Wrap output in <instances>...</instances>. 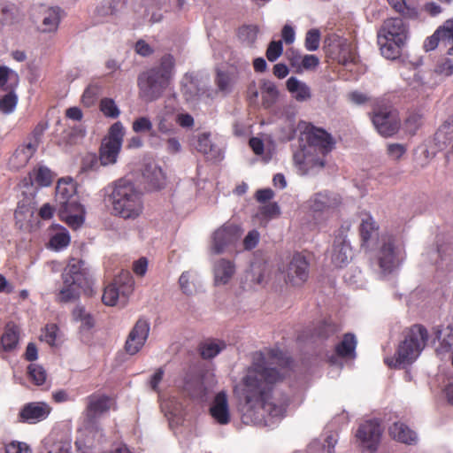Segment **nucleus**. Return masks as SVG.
<instances>
[{
    "label": "nucleus",
    "mask_w": 453,
    "mask_h": 453,
    "mask_svg": "<svg viewBox=\"0 0 453 453\" xmlns=\"http://www.w3.org/2000/svg\"><path fill=\"white\" fill-rule=\"evenodd\" d=\"M58 327L56 324H48L45 326L44 341L50 346L55 345L58 337Z\"/></svg>",
    "instance_id": "obj_60"
},
{
    "label": "nucleus",
    "mask_w": 453,
    "mask_h": 453,
    "mask_svg": "<svg viewBox=\"0 0 453 453\" xmlns=\"http://www.w3.org/2000/svg\"><path fill=\"white\" fill-rule=\"evenodd\" d=\"M358 230L361 248L366 251L373 250L377 242H380V237L379 224L371 214L363 215Z\"/></svg>",
    "instance_id": "obj_14"
},
{
    "label": "nucleus",
    "mask_w": 453,
    "mask_h": 453,
    "mask_svg": "<svg viewBox=\"0 0 453 453\" xmlns=\"http://www.w3.org/2000/svg\"><path fill=\"white\" fill-rule=\"evenodd\" d=\"M320 32L318 29H311L306 33L304 46L307 50L314 51L319 49Z\"/></svg>",
    "instance_id": "obj_49"
},
{
    "label": "nucleus",
    "mask_w": 453,
    "mask_h": 453,
    "mask_svg": "<svg viewBox=\"0 0 453 453\" xmlns=\"http://www.w3.org/2000/svg\"><path fill=\"white\" fill-rule=\"evenodd\" d=\"M381 54L389 59H395L400 55L401 47L404 42H399L396 39L387 36H378Z\"/></svg>",
    "instance_id": "obj_28"
},
{
    "label": "nucleus",
    "mask_w": 453,
    "mask_h": 453,
    "mask_svg": "<svg viewBox=\"0 0 453 453\" xmlns=\"http://www.w3.org/2000/svg\"><path fill=\"white\" fill-rule=\"evenodd\" d=\"M71 449L69 441H57L48 446L45 453H71Z\"/></svg>",
    "instance_id": "obj_58"
},
{
    "label": "nucleus",
    "mask_w": 453,
    "mask_h": 453,
    "mask_svg": "<svg viewBox=\"0 0 453 453\" xmlns=\"http://www.w3.org/2000/svg\"><path fill=\"white\" fill-rule=\"evenodd\" d=\"M437 35L441 39V42L445 44L453 42V19L446 20L442 26L437 28Z\"/></svg>",
    "instance_id": "obj_47"
},
{
    "label": "nucleus",
    "mask_w": 453,
    "mask_h": 453,
    "mask_svg": "<svg viewBox=\"0 0 453 453\" xmlns=\"http://www.w3.org/2000/svg\"><path fill=\"white\" fill-rule=\"evenodd\" d=\"M10 81L13 88L19 83V76L6 66H0V88L3 90L10 89V86L6 87L7 81Z\"/></svg>",
    "instance_id": "obj_44"
},
{
    "label": "nucleus",
    "mask_w": 453,
    "mask_h": 453,
    "mask_svg": "<svg viewBox=\"0 0 453 453\" xmlns=\"http://www.w3.org/2000/svg\"><path fill=\"white\" fill-rule=\"evenodd\" d=\"M35 22L42 33L56 32L60 23V9L41 6L35 14Z\"/></svg>",
    "instance_id": "obj_18"
},
{
    "label": "nucleus",
    "mask_w": 453,
    "mask_h": 453,
    "mask_svg": "<svg viewBox=\"0 0 453 453\" xmlns=\"http://www.w3.org/2000/svg\"><path fill=\"white\" fill-rule=\"evenodd\" d=\"M124 134L125 131L123 125L121 122L117 121L111 126L107 137H105L103 141L121 147Z\"/></svg>",
    "instance_id": "obj_41"
},
{
    "label": "nucleus",
    "mask_w": 453,
    "mask_h": 453,
    "mask_svg": "<svg viewBox=\"0 0 453 453\" xmlns=\"http://www.w3.org/2000/svg\"><path fill=\"white\" fill-rule=\"evenodd\" d=\"M301 139L305 142L308 150L315 153L313 164L323 168L326 165L325 157L335 149V138L324 128L305 123L301 131Z\"/></svg>",
    "instance_id": "obj_6"
},
{
    "label": "nucleus",
    "mask_w": 453,
    "mask_h": 453,
    "mask_svg": "<svg viewBox=\"0 0 453 453\" xmlns=\"http://www.w3.org/2000/svg\"><path fill=\"white\" fill-rule=\"evenodd\" d=\"M283 52L281 41H272L266 50L265 56L270 62L276 61Z\"/></svg>",
    "instance_id": "obj_50"
},
{
    "label": "nucleus",
    "mask_w": 453,
    "mask_h": 453,
    "mask_svg": "<svg viewBox=\"0 0 453 453\" xmlns=\"http://www.w3.org/2000/svg\"><path fill=\"white\" fill-rule=\"evenodd\" d=\"M435 338L439 341L437 352L448 353L453 350V326L449 325L446 327L436 328L434 331Z\"/></svg>",
    "instance_id": "obj_29"
},
{
    "label": "nucleus",
    "mask_w": 453,
    "mask_h": 453,
    "mask_svg": "<svg viewBox=\"0 0 453 453\" xmlns=\"http://www.w3.org/2000/svg\"><path fill=\"white\" fill-rule=\"evenodd\" d=\"M53 178V173L43 165L35 167L28 174V179L32 186L48 187L51 185Z\"/></svg>",
    "instance_id": "obj_27"
},
{
    "label": "nucleus",
    "mask_w": 453,
    "mask_h": 453,
    "mask_svg": "<svg viewBox=\"0 0 453 453\" xmlns=\"http://www.w3.org/2000/svg\"><path fill=\"white\" fill-rule=\"evenodd\" d=\"M213 273L215 284L225 285L235 273L234 264L230 260L221 258L214 264Z\"/></svg>",
    "instance_id": "obj_24"
},
{
    "label": "nucleus",
    "mask_w": 453,
    "mask_h": 453,
    "mask_svg": "<svg viewBox=\"0 0 453 453\" xmlns=\"http://www.w3.org/2000/svg\"><path fill=\"white\" fill-rule=\"evenodd\" d=\"M257 27L255 26H242L238 30V37L248 45H252L257 37Z\"/></svg>",
    "instance_id": "obj_46"
},
{
    "label": "nucleus",
    "mask_w": 453,
    "mask_h": 453,
    "mask_svg": "<svg viewBox=\"0 0 453 453\" xmlns=\"http://www.w3.org/2000/svg\"><path fill=\"white\" fill-rule=\"evenodd\" d=\"M28 378L37 386L44 384L47 374L44 368L36 364H30L27 367Z\"/></svg>",
    "instance_id": "obj_45"
},
{
    "label": "nucleus",
    "mask_w": 453,
    "mask_h": 453,
    "mask_svg": "<svg viewBox=\"0 0 453 453\" xmlns=\"http://www.w3.org/2000/svg\"><path fill=\"white\" fill-rule=\"evenodd\" d=\"M241 228L233 223H226L214 231L211 237V251L215 254L223 253L233 245L241 236Z\"/></svg>",
    "instance_id": "obj_9"
},
{
    "label": "nucleus",
    "mask_w": 453,
    "mask_h": 453,
    "mask_svg": "<svg viewBox=\"0 0 453 453\" xmlns=\"http://www.w3.org/2000/svg\"><path fill=\"white\" fill-rule=\"evenodd\" d=\"M86 403L84 430L79 437L90 435L96 439L97 443H99L104 438V432L99 423V418L110 411L113 400L105 394L96 392L86 397Z\"/></svg>",
    "instance_id": "obj_5"
},
{
    "label": "nucleus",
    "mask_w": 453,
    "mask_h": 453,
    "mask_svg": "<svg viewBox=\"0 0 453 453\" xmlns=\"http://www.w3.org/2000/svg\"><path fill=\"white\" fill-rule=\"evenodd\" d=\"M111 198L113 211L119 218L136 219L143 211L142 193L125 179L115 182Z\"/></svg>",
    "instance_id": "obj_3"
},
{
    "label": "nucleus",
    "mask_w": 453,
    "mask_h": 453,
    "mask_svg": "<svg viewBox=\"0 0 453 453\" xmlns=\"http://www.w3.org/2000/svg\"><path fill=\"white\" fill-rule=\"evenodd\" d=\"M372 120L379 134L384 137L394 135L400 128V119L397 114L391 111L374 112Z\"/></svg>",
    "instance_id": "obj_16"
},
{
    "label": "nucleus",
    "mask_w": 453,
    "mask_h": 453,
    "mask_svg": "<svg viewBox=\"0 0 453 453\" xmlns=\"http://www.w3.org/2000/svg\"><path fill=\"white\" fill-rule=\"evenodd\" d=\"M38 147V140L29 142L28 143L18 148L13 157L20 158L21 165H26L29 159L34 156Z\"/></svg>",
    "instance_id": "obj_40"
},
{
    "label": "nucleus",
    "mask_w": 453,
    "mask_h": 453,
    "mask_svg": "<svg viewBox=\"0 0 453 453\" xmlns=\"http://www.w3.org/2000/svg\"><path fill=\"white\" fill-rule=\"evenodd\" d=\"M56 191L57 196H61L64 199V201L67 199H73L72 196L73 193V185L70 183H65L61 180L58 181L56 188Z\"/></svg>",
    "instance_id": "obj_56"
},
{
    "label": "nucleus",
    "mask_w": 453,
    "mask_h": 453,
    "mask_svg": "<svg viewBox=\"0 0 453 453\" xmlns=\"http://www.w3.org/2000/svg\"><path fill=\"white\" fill-rule=\"evenodd\" d=\"M132 127L135 133L149 132L152 129V123L149 118L140 117L133 122Z\"/></svg>",
    "instance_id": "obj_55"
},
{
    "label": "nucleus",
    "mask_w": 453,
    "mask_h": 453,
    "mask_svg": "<svg viewBox=\"0 0 453 453\" xmlns=\"http://www.w3.org/2000/svg\"><path fill=\"white\" fill-rule=\"evenodd\" d=\"M260 213L265 218H274L280 215V208L276 203H270L260 208Z\"/></svg>",
    "instance_id": "obj_62"
},
{
    "label": "nucleus",
    "mask_w": 453,
    "mask_h": 453,
    "mask_svg": "<svg viewBox=\"0 0 453 453\" xmlns=\"http://www.w3.org/2000/svg\"><path fill=\"white\" fill-rule=\"evenodd\" d=\"M391 7L403 17L413 19L418 17V11L415 7L407 5L405 0H388Z\"/></svg>",
    "instance_id": "obj_43"
},
{
    "label": "nucleus",
    "mask_w": 453,
    "mask_h": 453,
    "mask_svg": "<svg viewBox=\"0 0 453 453\" xmlns=\"http://www.w3.org/2000/svg\"><path fill=\"white\" fill-rule=\"evenodd\" d=\"M180 287L182 292L186 295H190L193 292V282L190 280V274L188 272L181 273L179 279Z\"/></svg>",
    "instance_id": "obj_61"
},
{
    "label": "nucleus",
    "mask_w": 453,
    "mask_h": 453,
    "mask_svg": "<svg viewBox=\"0 0 453 453\" xmlns=\"http://www.w3.org/2000/svg\"><path fill=\"white\" fill-rule=\"evenodd\" d=\"M406 151V146L401 143H388L387 146L388 156L395 161H399Z\"/></svg>",
    "instance_id": "obj_51"
},
{
    "label": "nucleus",
    "mask_w": 453,
    "mask_h": 453,
    "mask_svg": "<svg viewBox=\"0 0 453 453\" xmlns=\"http://www.w3.org/2000/svg\"><path fill=\"white\" fill-rule=\"evenodd\" d=\"M70 243V235L68 231L61 227L50 237L49 241V247L56 251L66 248Z\"/></svg>",
    "instance_id": "obj_37"
},
{
    "label": "nucleus",
    "mask_w": 453,
    "mask_h": 453,
    "mask_svg": "<svg viewBox=\"0 0 453 453\" xmlns=\"http://www.w3.org/2000/svg\"><path fill=\"white\" fill-rule=\"evenodd\" d=\"M377 252L379 266L385 273H391L397 265L395 238L392 234H382Z\"/></svg>",
    "instance_id": "obj_12"
},
{
    "label": "nucleus",
    "mask_w": 453,
    "mask_h": 453,
    "mask_svg": "<svg viewBox=\"0 0 453 453\" xmlns=\"http://www.w3.org/2000/svg\"><path fill=\"white\" fill-rule=\"evenodd\" d=\"M210 136L211 134L209 133H203L199 134L197 138L196 150L198 152L202 153L206 159L213 160L219 157V150L211 142Z\"/></svg>",
    "instance_id": "obj_30"
},
{
    "label": "nucleus",
    "mask_w": 453,
    "mask_h": 453,
    "mask_svg": "<svg viewBox=\"0 0 453 453\" xmlns=\"http://www.w3.org/2000/svg\"><path fill=\"white\" fill-rule=\"evenodd\" d=\"M52 408L45 402H30L24 404L18 414V421L30 425L45 420Z\"/></svg>",
    "instance_id": "obj_13"
},
{
    "label": "nucleus",
    "mask_w": 453,
    "mask_h": 453,
    "mask_svg": "<svg viewBox=\"0 0 453 453\" xmlns=\"http://www.w3.org/2000/svg\"><path fill=\"white\" fill-rule=\"evenodd\" d=\"M286 86L290 93L295 94V98L297 101H305L311 96L310 88L296 77L288 78Z\"/></svg>",
    "instance_id": "obj_34"
},
{
    "label": "nucleus",
    "mask_w": 453,
    "mask_h": 453,
    "mask_svg": "<svg viewBox=\"0 0 453 453\" xmlns=\"http://www.w3.org/2000/svg\"><path fill=\"white\" fill-rule=\"evenodd\" d=\"M82 265L81 260L72 259L64 269L62 273L64 286L58 296L60 302L67 303L77 299L81 288L88 284L87 273Z\"/></svg>",
    "instance_id": "obj_7"
},
{
    "label": "nucleus",
    "mask_w": 453,
    "mask_h": 453,
    "mask_svg": "<svg viewBox=\"0 0 453 453\" xmlns=\"http://www.w3.org/2000/svg\"><path fill=\"white\" fill-rule=\"evenodd\" d=\"M100 165H102L100 164L99 157L96 154L88 153L82 158L81 170L83 173L96 171Z\"/></svg>",
    "instance_id": "obj_48"
},
{
    "label": "nucleus",
    "mask_w": 453,
    "mask_h": 453,
    "mask_svg": "<svg viewBox=\"0 0 453 453\" xmlns=\"http://www.w3.org/2000/svg\"><path fill=\"white\" fill-rule=\"evenodd\" d=\"M342 203L338 194L327 191L316 193L310 200V208L314 212H329L337 209Z\"/></svg>",
    "instance_id": "obj_20"
},
{
    "label": "nucleus",
    "mask_w": 453,
    "mask_h": 453,
    "mask_svg": "<svg viewBox=\"0 0 453 453\" xmlns=\"http://www.w3.org/2000/svg\"><path fill=\"white\" fill-rule=\"evenodd\" d=\"M341 325L331 319L320 321L313 328L311 338L318 340H327L341 331Z\"/></svg>",
    "instance_id": "obj_26"
},
{
    "label": "nucleus",
    "mask_w": 453,
    "mask_h": 453,
    "mask_svg": "<svg viewBox=\"0 0 453 453\" xmlns=\"http://www.w3.org/2000/svg\"><path fill=\"white\" fill-rule=\"evenodd\" d=\"M120 150V146L103 141L99 150L100 164L104 166L115 164Z\"/></svg>",
    "instance_id": "obj_31"
},
{
    "label": "nucleus",
    "mask_w": 453,
    "mask_h": 453,
    "mask_svg": "<svg viewBox=\"0 0 453 453\" xmlns=\"http://www.w3.org/2000/svg\"><path fill=\"white\" fill-rule=\"evenodd\" d=\"M378 36H387L396 39L399 42H405L407 39V27L400 18L387 19L378 32Z\"/></svg>",
    "instance_id": "obj_21"
},
{
    "label": "nucleus",
    "mask_w": 453,
    "mask_h": 453,
    "mask_svg": "<svg viewBox=\"0 0 453 453\" xmlns=\"http://www.w3.org/2000/svg\"><path fill=\"white\" fill-rule=\"evenodd\" d=\"M381 434L380 423L377 419H370L359 426L356 437L363 449L374 452L378 449Z\"/></svg>",
    "instance_id": "obj_10"
},
{
    "label": "nucleus",
    "mask_w": 453,
    "mask_h": 453,
    "mask_svg": "<svg viewBox=\"0 0 453 453\" xmlns=\"http://www.w3.org/2000/svg\"><path fill=\"white\" fill-rule=\"evenodd\" d=\"M388 432L390 436L396 441L409 445L416 444L418 441L416 432L404 423L395 422L389 427Z\"/></svg>",
    "instance_id": "obj_23"
},
{
    "label": "nucleus",
    "mask_w": 453,
    "mask_h": 453,
    "mask_svg": "<svg viewBox=\"0 0 453 453\" xmlns=\"http://www.w3.org/2000/svg\"><path fill=\"white\" fill-rule=\"evenodd\" d=\"M99 110L107 118L117 119L120 115V111L115 101L109 97H104L100 100Z\"/></svg>",
    "instance_id": "obj_42"
},
{
    "label": "nucleus",
    "mask_w": 453,
    "mask_h": 453,
    "mask_svg": "<svg viewBox=\"0 0 453 453\" xmlns=\"http://www.w3.org/2000/svg\"><path fill=\"white\" fill-rule=\"evenodd\" d=\"M133 290L134 280L128 274L126 281L123 282L121 278H115L111 283L104 288L102 301L107 306L116 305L119 299H123L125 303Z\"/></svg>",
    "instance_id": "obj_8"
},
{
    "label": "nucleus",
    "mask_w": 453,
    "mask_h": 453,
    "mask_svg": "<svg viewBox=\"0 0 453 453\" xmlns=\"http://www.w3.org/2000/svg\"><path fill=\"white\" fill-rule=\"evenodd\" d=\"M428 340V332L421 325L412 326L407 332L395 351V358H386L385 363L389 367H400L412 364L425 348Z\"/></svg>",
    "instance_id": "obj_4"
},
{
    "label": "nucleus",
    "mask_w": 453,
    "mask_h": 453,
    "mask_svg": "<svg viewBox=\"0 0 453 453\" xmlns=\"http://www.w3.org/2000/svg\"><path fill=\"white\" fill-rule=\"evenodd\" d=\"M62 206L60 217L73 229L80 227L84 222L85 210L75 199L60 202Z\"/></svg>",
    "instance_id": "obj_19"
},
{
    "label": "nucleus",
    "mask_w": 453,
    "mask_h": 453,
    "mask_svg": "<svg viewBox=\"0 0 453 453\" xmlns=\"http://www.w3.org/2000/svg\"><path fill=\"white\" fill-rule=\"evenodd\" d=\"M225 348L226 343L223 341L208 339L199 344L198 350L202 358L211 359L215 357Z\"/></svg>",
    "instance_id": "obj_33"
},
{
    "label": "nucleus",
    "mask_w": 453,
    "mask_h": 453,
    "mask_svg": "<svg viewBox=\"0 0 453 453\" xmlns=\"http://www.w3.org/2000/svg\"><path fill=\"white\" fill-rule=\"evenodd\" d=\"M150 334V324L146 319H139L130 331L125 343L129 355H135L144 346Z\"/></svg>",
    "instance_id": "obj_15"
},
{
    "label": "nucleus",
    "mask_w": 453,
    "mask_h": 453,
    "mask_svg": "<svg viewBox=\"0 0 453 453\" xmlns=\"http://www.w3.org/2000/svg\"><path fill=\"white\" fill-rule=\"evenodd\" d=\"M98 87L95 85H89L83 92L81 101L86 107L92 106L97 97Z\"/></svg>",
    "instance_id": "obj_54"
},
{
    "label": "nucleus",
    "mask_w": 453,
    "mask_h": 453,
    "mask_svg": "<svg viewBox=\"0 0 453 453\" xmlns=\"http://www.w3.org/2000/svg\"><path fill=\"white\" fill-rule=\"evenodd\" d=\"M12 85H10V91L0 98V111L4 114L13 112L18 104V96L14 92Z\"/></svg>",
    "instance_id": "obj_39"
},
{
    "label": "nucleus",
    "mask_w": 453,
    "mask_h": 453,
    "mask_svg": "<svg viewBox=\"0 0 453 453\" xmlns=\"http://www.w3.org/2000/svg\"><path fill=\"white\" fill-rule=\"evenodd\" d=\"M260 234L257 230L250 231L243 239V248L246 250H253L258 243Z\"/></svg>",
    "instance_id": "obj_57"
},
{
    "label": "nucleus",
    "mask_w": 453,
    "mask_h": 453,
    "mask_svg": "<svg viewBox=\"0 0 453 453\" xmlns=\"http://www.w3.org/2000/svg\"><path fill=\"white\" fill-rule=\"evenodd\" d=\"M347 231L342 227L334 240L331 260L336 267L345 266L352 257V249L346 239Z\"/></svg>",
    "instance_id": "obj_17"
},
{
    "label": "nucleus",
    "mask_w": 453,
    "mask_h": 453,
    "mask_svg": "<svg viewBox=\"0 0 453 453\" xmlns=\"http://www.w3.org/2000/svg\"><path fill=\"white\" fill-rule=\"evenodd\" d=\"M309 262L301 253L293 255L287 266L285 281L295 287L302 286L309 278Z\"/></svg>",
    "instance_id": "obj_11"
},
{
    "label": "nucleus",
    "mask_w": 453,
    "mask_h": 453,
    "mask_svg": "<svg viewBox=\"0 0 453 453\" xmlns=\"http://www.w3.org/2000/svg\"><path fill=\"white\" fill-rule=\"evenodd\" d=\"M20 329L13 321L6 323L3 335L1 337V344L4 351H12L16 349L19 341Z\"/></svg>",
    "instance_id": "obj_25"
},
{
    "label": "nucleus",
    "mask_w": 453,
    "mask_h": 453,
    "mask_svg": "<svg viewBox=\"0 0 453 453\" xmlns=\"http://www.w3.org/2000/svg\"><path fill=\"white\" fill-rule=\"evenodd\" d=\"M442 134L449 136V139L453 138V113L444 122L441 127L436 133L437 139H440Z\"/></svg>",
    "instance_id": "obj_63"
},
{
    "label": "nucleus",
    "mask_w": 453,
    "mask_h": 453,
    "mask_svg": "<svg viewBox=\"0 0 453 453\" xmlns=\"http://www.w3.org/2000/svg\"><path fill=\"white\" fill-rule=\"evenodd\" d=\"M264 108H270L277 100L279 91L274 82L269 80H262L259 87Z\"/></svg>",
    "instance_id": "obj_32"
},
{
    "label": "nucleus",
    "mask_w": 453,
    "mask_h": 453,
    "mask_svg": "<svg viewBox=\"0 0 453 453\" xmlns=\"http://www.w3.org/2000/svg\"><path fill=\"white\" fill-rule=\"evenodd\" d=\"M284 354L276 349L257 351L241 380L242 421L267 426L284 417L289 399L277 390L287 372Z\"/></svg>",
    "instance_id": "obj_1"
},
{
    "label": "nucleus",
    "mask_w": 453,
    "mask_h": 453,
    "mask_svg": "<svg viewBox=\"0 0 453 453\" xmlns=\"http://www.w3.org/2000/svg\"><path fill=\"white\" fill-rule=\"evenodd\" d=\"M294 162L300 170L306 173L310 168L317 166L314 163L315 157L310 155V150L305 148L294 154Z\"/></svg>",
    "instance_id": "obj_38"
},
{
    "label": "nucleus",
    "mask_w": 453,
    "mask_h": 453,
    "mask_svg": "<svg viewBox=\"0 0 453 453\" xmlns=\"http://www.w3.org/2000/svg\"><path fill=\"white\" fill-rule=\"evenodd\" d=\"M286 58L295 72L296 73H301V65L303 56H302L297 50L289 49L286 52Z\"/></svg>",
    "instance_id": "obj_52"
},
{
    "label": "nucleus",
    "mask_w": 453,
    "mask_h": 453,
    "mask_svg": "<svg viewBox=\"0 0 453 453\" xmlns=\"http://www.w3.org/2000/svg\"><path fill=\"white\" fill-rule=\"evenodd\" d=\"M134 49L136 53L142 57L150 56L154 52L153 49L143 40H139L135 43Z\"/></svg>",
    "instance_id": "obj_64"
},
{
    "label": "nucleus",
    "mask_w": 453,
    "mask_h": 453,
    "mask_svg": "<svg viewBox=\"0 0 453 453\" xmlns=\"http://www.w3.org/2000/svg\"><path fill=\"white\" fill-rule=\"evenodd\" d=\"M319 65V58L315 55H304L302 59L301 73L306 70H314Z\"/></svg>",
    "instance_id": "obj_59"
},
{
    "label": "nucleus",
    "mask_w": 453,
    "mask_h": 453,
    "mask_svg": "<svg viewBox=\"0 0 453 453\" xmlns=\"http://www.w3.org/2000/svg\"><path fill=\"white\" fill-rule=\"evenodd\" d=\"M214 81L218 90L224 95H227L232 91L233 86L235 82V77L229 72L218 70Z\"/></svg>",
    "instance_id": "obj_36"
},
{
    "label": "nucleus",
    "mask_w": 453,
    "mask_h": 453,
    "mask_svg": "<svg viewBox=\"0 0 453 453\" xmlns=\"http://www.w3.org/2000/svg\"><path fill=\"white\" fill-rule=\"evenodd\" d=\"M175 58L172 54H165L154 65L139 74L137 84L140 96L146 102L160 98L171 83L174 74Z\"/></svg>",
    "instance_id": "obj_2"
},
{
    "label": "nucleus",
    "mask_w": 453,
    "mask_h": 453,
    "mask_svg": "<svg viewBox=\"0 0 453 453\" xmlns=\"http://www.w3.org/2000/svg\"><path fill=\"white\" fill-rule=\"evenodd\" d=\"M4 453H33L30 447L22 441H12L4 447Z\"/></svg>",
    "instance_id": "obj_53"
},
{
    "label": "nucleus",
    "mask_w": 453,
    "mask_h": 453,
    "mask_svg": "<svg viewBox=\"0 0 453 453\" xmlns=\"http://www.w3.org/2000/svg\"><path fill=\"white\" fill-rule=\"evenodd\" d=\"M210 414L220 425H226L230 422L227 395L224 391L219 392L215 395L210 407Z\"/></svg>",
    "instance_id": "obj_22"
},
{
    "label": "nucleus",
    "mask_w": 453,
    "mask_h": 453,
    "mask_svg": "<svg viewBox=\"0 0 453 453\" xmlns=\"http://www.w3.org/2000/svg\"><path fill=\"white\" fill-rule=\"evenodd\" d=\"M357 339L353 334L343 335L342 342L336 345L335 353L341 357H352L355 356Z\"/></svg>",
    "instance_id": "obj_35"
}]
</instances>
